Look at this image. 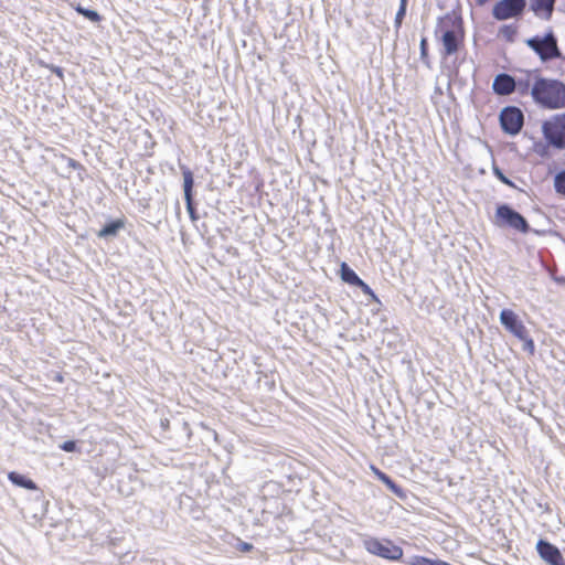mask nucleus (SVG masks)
<instances>
[{
  "mask_svg": "<svg viewBox=\"0 0 565 565\" xmlns=\"http://www.w3.org/2000/svg\"><path fill=\"white\" fill-rule=\"evenodd\" d=\"M526 6V0H498L492 7L491 14L497 21L520 19L523 17Z\"/></svg>",
  "mask_w": 565,
  "mask_h": 565,
  "instance_id": "obj_8",
  "label": "nucleus"
},
{
  "mask_svg": "<svg viewBox=\"0 0 565 565\" xmlns=\"http://www.w3.org/2000/svg\"><path fill=\"white\" fill-rule=\"evenodd\" d=\"M460 64H461V62H458V60L456 58L452 62V65H446L445 66V70L447 71V75L449 77L448 93H449L450 96H452V93H451V82L459 83L460 86L466 85V79H463L459 75V66H460Z\"/></svg>",
  "mask_w": 565,
  "mask_h": 565,
  "instance_id": "obj_17",
  "label": "nucleus"
},
{
  "mask_svg": "<svg viewBox=\"0 0 565 565\" xmlns=\"http://www.w3.org/2000/svg\"><path fill=\"white\" fill-rule=\"evenodd\" d=\"M501 322L508 331L523 341V350L527 351L530 354L534 353V342L529 337L525 327L522 324V320H501Z\"/></svg>",
  "mask_w": 565,
  "mask_h": 565,
  "instance_id": "obj_10",
  "label": "nucleus"
},
{
  "mask_svg": "<svg viewBox=\"0 0 565 565\" xmlns=\"http://www.w3.org/2000/svg\"><path fill=\"white\" fill-rule=\"evenodd\" d=\"M364 547L369 553L391 561L403 556V550L388 540L370 537L364 540Z\"/></svg>",
  "mask_w": 565,
  "mask_h": 565,
  "instance_id": "obj_9",
  "label": "nucleus"
},
{
  "mask_svg": "<svg viewBox=\"0 0 565 565\" xmlns=\"http://www.w3.org/2000/svg\"><path fill=\"white\" fill-rule=\"evenodd\" d=\"M408 0H399V6L407 7Z\"/></svg>",
  "mask_w": 565,
  "mask_h": 565,
  "instance_id": "obj_35",
  "label": "nucleus"
},
{
  "mask_svg": "<svg viewBox=\"0 0 565 565\" xmlns=\"http://www.w3.org/2000/svg\"><path fill=\"white\" fill-rule=\"evenodd\" d=\"M419 60L428 68H433L431 60L429 56V44L426 36H422L419 41Z\"/></svg>",
  "mask_w": 565,
  "mask_h": 565,
  "instance_id": "obj_21",
  "label": "nucleus"
},
{
  "mask_svg": "<svg viewBox=\"0 0 565 565\" xmlns=\"http://www.w3.org/2000/svg\"><path fill=\"white\" fill-rule=\"evenodd\" d=\"M494 224L499 227L515 230L522 234L532 232L527 220L509 203H498L494 213Z\"/></svg>",
  "mask_w": 565,
  "mask_h": 565,
  "instance_id": "obj_4",
  "label": "nucleus"
},
{
  "mask_svg": "<svg viewBox=\"0 0 565 565\" xmlns=\"http://www.w3.org/2000/svg\"><path fill=\"white\" fill-rule=\"evenodd\" d=\"M553 185L557 194L565 196V168L554 174Z\"/></svg>",
  "mask_w": 565,
  "mask_h": 565,
  "instance_id": "obj_23",
  "label": "nucleus"
},
{
  "mask_svg": "<svg viewBox=\"0 0 565 565\" xmlns=\"http://www.w3.org/2000/svg\"><path fill=\"white\" fill-rule=\"evenodd\" d=\"M556 0H530V9L535 17L550 20L552 18Z\"/></svg>",
  "mask_w": 565,
  "mask_h": 565,
  "instance_id": "obj_15",
  "label": "nucleus"
},
{
  "mask_svg": "<svg viewBox=\"0 0 565 565\" xmlns=\"http://www.w3.org/2000/svg\"><path fill=\"white\" fill-rule=\"evenodd\" d=\"M532 99L544 109L555 110L565 108V82L558 78L535 75Z\"/></svg>",
  "mask_w": 565,
  "mask_h": 565,
  "instance_id": "obj_2",
  "label": "nucleus"
},
{
  "mask_svg": "<svg viewBox=\"0 0 565 565\" xmlns=\"http://www.w3.org/2000/svg\"><path fill=\"white\" fill-rule=\"evenodd\" d=\"M371 470L373 471V473L383 482L385 483L393 492L397 493L398 492V488L396 487V484L392 481V479L386 476L384 472H382L381 470H379L376 467L374 466H371Z\"/></svg>",
  "mask_w": 565,
  "mask_h": 565,
  "instance_id": "obj_26",
  "label": "nucleus"
},
{
  "mask_svg": "<svg viewBox=\"0 0 565 565\" xmlns=\"http://www.w3.org/2000/svg\"><path fill=\"white\" fill-rule=\"evenodd\" d=\"M499 318H519V316L513 310L503 308L499 313Z\"/></svg>",
  "mask_w": 565,
  "mask_h": 565,
  "instance_id": "obj_30",
  "label": "nucleus"
},
{
  "mask_svg": "<svg viewBox=\"0 0 565 565\" xmlns=\"http://www.w3.org/2000/svg\"><path fill=\"white\" fill-rule=\"evenodd\" d=\"M202 230H203L202 234H206L207 233V227H206L205 223L202 224Z\"/></svg>",
  "mask_w": 565,
  "mask_h": 565,
  "instance_id": "obj_37",
  "label": "nucleus"
},
{
  "mask_svg": "<svg viewBox=\"0 0 565 565\" xmlns=\"http://www.w3.org/2000/svg\"><path fill=\"white\" fill-rule=\"evenodd\" d=\"M250 548H252V545H250V544H248V543H243V544H242V550H243V551H249Z\"/></svg>",
  "mask_w": 565,
  "mask_h": 565,
  "instance_id": "obj_34",
  "label": "nucleus"
},
{
  "mask_svg": "<svg viewBox=\"0 0 565 565\" xmlns=\"http://www.w3.org/2000/svg\"><path fill=\"white\" fill-rule=\"evenodd\" d=\"M514 76L507 72L498 73L492 81V92L498 96H509L513 94Z\"/></svg>",
  "mask_w": 565,
  "mask_h": 565,
  "instance_id": "obj_13",
  "label": "nucleus"
},
{
  "mask_svg": "<svg viewBox=\"0 0 565 565\" xmlns=\"http://www.w3.org/2000/svg\"><path fill=\"white\" fill-rule=\"evenodd\" d=\"M339 276L341 278V280L351 286V287H355L356 284H360V276L355 273V270L345 262H342L340 264V268H339Z\"/></svg>",
  "mask_w": 565,
  "mask_h": 565,
  "instance_id": "obj_16",
  "label": "nucleus"
},
{
  "mask_svg": "<svg viewBox=\"0 0 565 565\" xmlns=\"http://www.w3.org/2000/svg\"><path fill=\"white\" fill-rule=\"evenodd\" d=\"M537 153H540V156H543L544 154V150H542V151L537 150Z\"/></svg>",
  "mask_w": 565,
  "mask_h": 565,
  "instance_id": "obj_38",
  "label": "nucleus"
},
{
  "mask_svg": "<svg viewBox=\"0 0 565 565\" xmlns=\"http://www.w3.org/2000/svg\"><path fill=\"white\" fill-rule=\"evenodd\" d=\"M434 35L441 44L440 56L448 58L465 45L466 30L462 15L456 9L437 18Z\"/></svg>",
  "mask_w": 565,
  "mask_h": 565,
  "instance_id": "obj_1",
  "label": "nucleus"
},
{
  "mask_svg": "<svg viewBox=\"0 0 565 565\" xmlns=\"http://www.w3.org/2000/svg\"><path fill=\"white\" fill-rule=\"evenodd\" d=\"M437 93H441V89L439 87H436Z\"/></svg>",
  "mask_w": 565,
  "mask_h": 565,
  "instance_id": "obj_39",
  "label": "nucleus"
},
{
  "mask_svg": "<svg viewBox=\"0 0 565 565\" xmlns=\"http://www.w3.org/2000/svg\"><path fill=\"white\" fill-rule=\"evenodd\" d=\"M74 10L93 23H99L103 20V15L97 10L83 7L79 3L74 7Z\"/></svg>",
  "mask_w": 565,
  "mask_h": 565,
  "instance_id": "obj_18",
  "label": "nucleus"
},
{
  "mask_svg": "<svg viewBox=\"0 0 565 565\" xmlns=\"http://www.w3.org/2000/svg\"><path fill=\"white\" fill-rule=\"evenodd\" d=\"M490 0H476V4L479 6V7H482L484 6L486 3H488Z\"/></svg>",
  "mask_w": 565,
  "mask_h": 565,
  "instance_id": "obj_33",
  "label": "nucleus"
},
{
  "mask_svg": "<svg viewBox=\"0 0 565 565\" xmlns=\"http://www.w3.org/2000/svg\"><path fill=\"white\" fill-rule=\"evenodd\" d=\"M499 124L505 135L514 137L519 135L523 128L524 114L520 107L508 105L499 113Z\"/></svg>",
  "mask_w": 565,
  "mask_h": 565,
  "instance_id": "obj_6",
  "label": "nucleus"
},
{
  "mask_svg": "<svg viewBox=\"0 0 565 565\" xmlns=\"http://www.w3.org/2000/svg\"><path fill=\"white\" fill-rule=\"evenodd\" d=\"M67 166L74 170L86 172L85 167L73 158H67Z\"/></svg>",
  "mask_w": 565,
  "mask_h": 565,
  "instance_id": "obj_28",
  "label": "nucleus"
},
{
  "mask_svg": "<svg viewBox=\"0 0 565 565\" xmlns=\"http://www.w3.org/2000/svg\"><path fill=\"white\" fill-rule=\"evenodd\" d=\"M125 225L126 220L124 217L108 218L96 235L104 239L115 238L125 228Z\"/></svg>",
  "mask_w": 565,
  "mask_h": 565,
  "instance_id": "obj_14",
  "label": "nucleus"
},
{
  "mask_svg": "<svg viewBox=\"0 0 565 565\" xmlns=\"http://www.w3.org/2000/svg\"><path fill=\"white\" fill-rule=\"evenodd\" d=\"M61 448L64 450V451H67V452H72L75 450L76 448V445L74 441L70 440V441H65Z\"/></svg>",
  "mask_w": 565,
  "mask_h": 565,
  "instance_id": "obj_31",
  "label": "nucleus"
},
{
  "mask_svg": "<svg viewBox=\"0 0 565 565\" xmlns=\"http://www.w3.org/2000/svg\"><path fill=\"white\" fill-rule=\"evenodd\" d=\"M536 550L540 556L550 565H565V559L559 550L551 543L540 540Z\"/></svg>",
  "mask_w": 565,
  "mask_h": 565,
  "instance_id": "obj_12",
  "label": "nucleus"
},
{
  "mask_svg": "<svg viewBox=\"0 0 565 565\" xmlns=\"http://www.w3.org/2000/svg\"><path fill=\"white\" fill-rule=\"evenodd\" d=\"M179 168L181 170L182 177H183V196L185 202V209L189 214L190 220L195 223L200 220V214L198 212V203L194 199L195 192H194V174L192 170L181 163L179 161Z\"/></svg>",
  "mask_w": 565,
  "mask_h": 565,
  "instance_id": "obj_7",
  "label": "nucleus"
},
{
  "mask_svg": "<svg viewBox=\"0 0 565 565\" xmlns=\"http://www.w3.org/2000/svg\"><path fill=\"white\" fill-rule=\"evenodd\" d=\"M8 478L13 484H15L18 487H21V488H24L28 490H36L38 489L36 484L31 479H28L26 477H24L20 473L10 472L8 475Z\"/></svg>",
  "mask_w": 565,
  "mask_h": 565,
  "instance_id": "obj_19",
  "label": "nucleus"
},
{
  "mask_svg": "<svg viewBox=\"0 0 565 565\" xmlns=\"http://www.w3.org/2000/svg\"><path fill=\"white\" fill-rule=\"evenodd\" d=\"M542 132L547 145L555 149H565V113L544 120Z\"/></svg>",
  "mask_w": 565,
  "mask_h": 565,
  "instance_id": "obj_5",
  "label": "nucleus"
},
{
  "mask_svg": "<svg viewBox=\"0 0 565 565\" xmlns=\"http://www.w3.org/2000/svg\"><path fill=\"white\" fill-rule=\"evenodd\" d=\"M46 67L54 73L56 76H58L61 79L64 78V70L63 67L55 65V64H47Z\"/></svg>",
  "mask_w": 565,
  "mask_h": 565,
  "instance_id": "obj_29",
  "label": "nucleus"
},
{
  "mask_svg": "<svg viewBox=\"0 0 565 565\" xmlns=\"http://www.w3.org/2000/svg\"><path fill=\"white\" fill-rule=\"evenodd\" d=\"M522 76H514L513 93L520 96H532L535 75H541L537 70H522Z\"/></svg>",
  "mask_w": 565,
  "mask_h": 565,
  "instance_id": "obj_11",
  "label": "nucleus"
},
{
  "mask_svg": "<svg viewBox=\"0 0 565 565\" xmlns=\"http://www.w3.org/2000/svg\"><path fill=\"white\" fill-rule=\"evenodd\" d=\"M492 173L503 184L508 185L509 188L516 189L515 183L510 178H508L503 170L499 168L494 162L492 163Z\"/></svg>",
  "mask_w": 565,
  "mask_h": 565,
  "instance_id": "obj_25",
  "label": "nucleus"
},
{
  "mask_svg": "<svg viewBox=\"0 0 565 565\" xmlns=\"http://www.w3.org/2000/svg\"><path fill=\"white\" fill-rule=\"evenodd\" d=\"M84 175H86V172L78 171V177L81 180H84Z\"/></svg>",
  "mask_w": 565,
  "mask_h": 565,
  "instance_id": "obj_36",
  "label": "nucleus"
},
{
  "mask_svg": "<svg viewBox=\"0 0 565 565\" xmlns=\"http://www.w3.org/2000/svg\"><path fill=\"white\" fill-rule=\"evenodd\" d=\"M354 288L360 289L365 295L369 301H373L376 302L377 305H381V301L377 298L374 290L363 279H360V284H356Z\"/></svg>",
  "mask_w": 565,
  "mask_h": 565,
  "instance_id": "obj_24",
  "label": "nucleus"
},
{
  "mask_svg": "<svg viewBox=\"0 0 565 565\" xmlns=\"http://www.w3.org/2000/svg\"><path fill=\"white\" fill-rule=\"evenodd\" d=\"M554 281L557 282L558 285H564L565 284V276L554 277Z\"/></svg>",
  "mask_w": 565,
  "mask_h": 565,
  "instance_id": "obj_32",
  "label": "nucleus"
},
{
  "mask_svg": "<svg viewBox=\"0 0 565 565\" xmlns=\"http://www.w3.org/2000/svg\"><path fill=\"white\" fill-rule=\"evenodd\" d=\"M499 36L503 38L508 43H513L518 36V25L515 23L502 24L499 29Z\"/></svg>",
  "mask_w": 565,
  "mask_h": 565,
  "instance_id": "obj_20",
  "label": "nucleus"
},
{
  "mask_svg": "<svg viewBox=\"0 0 565 565\" xmlns=\"http://www.w3.org/2000/svg\"><path fill=\"white\" fill-rule=\"evenodd\" d=\"M525 44L539 56L542 63L565 60L558 46V39L552 28H548L543 34H535L526 39Z\"/></svg>",
  "mask_w": 565,
  "mask_h": 565,
  "instance_id": "obj_3",
  "label": "nucleus"
},
{
  "mask_svg": "<svg viewBox=\"0 0 565 565\" xmlns=\"http://www.w3.org/2000/svg\"><path fill=\"white\" fill-rule=\"evenodd\" d=\"M407 563L409 565H451L447 562H444L441 559H431V558H427V557H424V556H418V555H415V556H412Z\"/></svg>",
  "mask_w": 565,
  "mask_h": 565,
  "instance_id": "obj_22",
  "label": "nucleus"
},
{
  "mask_svg": "<svg viewBox=\"0 0 565 565\" xmlns=\"http://www.w3.org/2000/svg\"><path fill=\"white\" fill-rule=\"evenodd\" d=\"M406 12H407V7H402V6L398 7V10L394 18V26H395L396 31H398L399 28L402 26L403 20L406 17Z\"/></svg>",
  "mask_w": 565,
  "mask_h": 565,
  "instance_id": "obj_27",
  "label": "nucleus"
}]
</instances>
